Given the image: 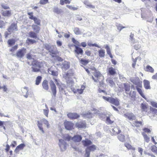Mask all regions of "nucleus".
I'll use <instances>...</instances> for the list:
<instances>
[{
  "label": "nucleus",
  "instance_id": "nucleus-1",
  "mask_svg": "<svg viewBox=\"0 0 157 157\" xmlns=\"http://www.w3.org/2000/svg\"><path fill=\"white\" fill-rule=\"evenodd\" d=\"M27 56V58L29 60L27 62L28 64L29 65H32V68L33 71L34 72L39 71L41 67L39 63L34 60V56L31 53H28Z\"/></svg>",
  "mask_w": 157,
  "mask_h": 157
},
{
  "label": "nucleus",
  "instance_id": "nucleus-10",
  "mask_svg": "<svg viewBox=\"0 0 157 157\" xmlns=\"http://www.w3.org/2000/svg\"><path fill=\"white\" fill-rule=\"evenodd\" d=\"M112 135H115L120 133L121 130L117 127L111 128L110 130Z\"/></svg>",
  "mask_w": 157,
  "mask_h": 157
},
{
  "label": "nucleus",
  "instance_id": "nucleus-2",
  "mask_svg": "<svg viewBox=\"0 0 157 157\" xmlns=\"http://www.w3.org/2000/svg\"><path fill=\"white\" fill-rule=\"evenodd\" d=\"M94 76H92V79L95 82L100 81V80H103L104 77L100 72L96 71L94 74Z\"/></svg>",
  "mask_w": 157,
  "mask_h": 157
},
{
  "label": "nucleus",
  "instance_id": "nucleus-46",
  "mask_svg": "<svg viewBox=\"0 0 157 157\" xmlns=\"http://www.w3.org/2000/svg\"><path fill=\"white\" fill-rule=\"evenodd\" d=\"M41 121L47 125V128H49L50 125L49 124L48 121L44 118H43L41 120Z\"/></svg>",
  "mask_w": 157,
  "mask_h": 157
},
{
  "label": "nucleus",
  "instance_id": "nucleus-41",
  "mask_svg": "<svg viewBox=\"0 0 157 157\" xmlns=\"http://www.w3.org/2000/svg\"><path fill=\"white\" fill-rule=\"evenodd\" d=\"M53 11L54 12L57 14H60L62 12V11L61 9H59L57 7H55L54 8Z\"/></svg>",
  "mask_w": 157,
  "mask_h": 157
},
{
  "label": "nucleus",
  "instance_id": "nucleus-9",
  "mask_svg": "<svg viewBox=\"0 0 157 157\" xmlns=\"http://www.w3.org/2000/svg\"><path fill=\"white\" fill-rule=\"evenodd\" d=\"M75 52L76 53L75 56L78 58V56L79 54L82 55L83 52L82 49L77 46H75Z\"/></svg>",
  "mask_w": 157,
  "mask_h": 157
},
{
  "label": "nucleus",
  "instance_id": "nucleus-29",
  "mask_svg": "<svg viewBox=\"0 0 157 157\" xmlns=\"http://www.w3.org/2000/svg\"><path fill=\"white\" fill-rule=\"evenodd\" d=\"M136 89L138 91V92L139 93V94H140V95L144 98L146 99V98L145 95H144L143 92L140 88H139L138 87H136Z\"/></svg>",
  "mask_w": 157,
  "mask_h": 157
},
{
  "label": "nucleus",
  "instance_id": "nucleus-32",
  "mask_svg": "<svg viewBox=\"0 0 157 157\" xmlns=\"http://www.w3.org/2000/svg\"><path fill=\"white\" fill-rule=\"evenodd\" d=\"M145 70L147 71L150 72L151 73H153L154 71V69L151 66L147 65L146 67Z\"/></svg>",
  "mask_w": 157,
  "mask_h": 157
},
{
  "label": "nucleus",
  "instance_id": "nucleus-40",
  "mask_svg": "<svg viewBox=\"0 0 157 157\" xmlns=\"http://www.w3.org/2000/svg\"><path fill=\"white\" fill-rule=\"evenodd\" d=\"M73 31L74 33L76 35H79L81 34V32L79 29L77 27L75 28L74 29Z\"/></svg>",
  "mask_w": 157,
  "mask_h": 157
},
{
  "label": "nucleus",
  "instance_id": "nucleus-62",
  "mask_svg": "<svg viewBox=\"0 0 157 157\" xmlns=\"http://www.w3.org/2000/svg\"><path fill=\"white\" fill-rule=\"evenodd\" d=\"M103 80H100V81L99 82V86L103 87L104 86V84L103 82Z\"/></svg>",
  "mask_w": 157,
  "mask_h": 157
},
{
  "label": "nucleus",
  "instance_id": "nucleus-49",
  "mask_svg": "<svg viewBox=\"0 0 157 157\" xmlns=\"http://www.w3.org/2000/svg\"><path fill=\"white\" fill-rule=\"evenodd\" d=\"M124 87L125 88V91L127 92H129L130 91V86H128L126 83H124Z\"/></svg>",
  "mask_w": 157,
  "mask_h": 157
},
{
  "label": "nucleus",
  "instance_id": "nucleus-47",
  "mask_svg": "<svg viewBox=\"0 0 157 157\" xmlns=\"http://www.w3.org/2000/svg\"><path fill=\"white\" fill-rule=\"evenodd\" d=\"M33 20L35 24H37L38 25H40V21L39 19H38L35 17Z\"/></svg>",
  "mask_w": 157,
  "mask_h": 157
},
{
  "label": "nucleus",
  "instance_id": "nucleus-48",
  "mask_svg": "<svg viewBox=\"0 0 157 157\" xmlns=\"http://www.w3.org/2000/svg\"><path fill=\"white\" fill-rule=\"evenodd\" d=\"M117 29L119 30V31H120L122 29L126 28L125 27L122 26L120 24H117Z\"/></svg>",
  "mask_w": 157,
  "mask_h": 157
},
{
  "label": "nucleus",
  "instance_id": "nucleus-45",
  "mask_svg": "<svg viewBox=\"0 0 157 157\" xmlns=\"http://www.w3.org/2000/svg\"><path fill=\"white\" fill-rule=\"evenodd\" d=\"M8 44L10 46H12L15 44V40L14 39H12L9 40L8 41Z\"/></svg>",
  "mask_w": 157,
  "mask_h": 157
},
{
  "label": "nucleus",
  "instance_id": "nucleus-26",
  "mask_svg": "<svg viewBox=\"0 0 157 157\" xmlns=\"http://www.w3.org/2000/svg\"><path fill=\"white\" fill-rule=\"evenodd\" d=\"M32 28L33 30L35 31V33H39L40 29V28L39 26L36 25H32Z\"/></svg>",
  "mask_w": 157,
  "mask_h": 157
},
{
  "label": "nucleus",
  "instance_id": "nucleus-7",
  "mask_svg": "<svg viewBox=\"0 0 157 157\" xmlns=\"http://www.w3.org/2000/svg\"><path fill=\"white\" fill-rule=\"evenodd\" d=\"M65 128L68 130H71L73 128L74 124L69 121H66L64 123Z\"/></svg>",
  "mask_w": 157,
  "mask_h": 157
},
{
  "label": "nucleus",
  "instance_id": "nucleus-59",
  "mask_svg": "<svg viewBox=\"0 0 157 157\" xmlns=\"http://www.w3.org/2000/svg\"><path fill=\"white\" fill-rule=\"evenodd\" d=\"M125 146L127 148L129 149H131L132 146L128 143H125L124 144Z\"/></svg>",
  "mask_w": 157,
  "mask_h": 157
},
{
  "label": "nucleus",
  "instance_id": "nucleus-58",
  "mask_svg": "<svg viewBox=\"0 0 157 157\" xmlns=\"http://www.w3.org/2000/svg\"><path fill=\"white\" fill-rule=\"evenodd\" d=\"M28 15H29V18L32 20H33L34 18L35 17H34L33 15V13L32 12H29L28 13Z\"/></svg>",
  "mask_w": 157,
  "mask_h": 157
},
{
  "label": "nucleus",
  "instance_id": "nucleus-54",
  "mask_svg": "<svg viewBox=\"0 0 157 157\" xmlns=\"http://www.w3.org/2000/svg\"><path fill=\"white\" fill-rule=\"evenodd\" d=\"M102 98L104 100H105V101H107L109 102L110 103V100L111 99V98L112 97H107L103 96L102 97Z\"/></svg>",
  "mask_w": 157,
  "mask_h": 157
},
{
  "label": "nucleus",
  "instance_id": "nucleus-8",
  "mask_svg": "<svg viewBox=\"0 0 157 157\" xmlns=\"http://www.w3.org/2000/svg\"><path fill=\"white\" fill-rule=\"evenodd\" d=\"M67 116L71 119H75L79 117V115L75 113H69Z\"/></svg>",
  "mask_w": 157,
  "mask_h": 157
},
{
  "label": "nucleus",
  "instance_id": "nucleus-56",
  "mask_svg": "<svg viewBox=\"0 0 157 157\" xmlns=\"http://www.w3.org/2000/svg\"><path fill=\"white\" fill-rule=\"evenodd\" d=\"M86 152L85 154V157H90V151L88 150V149H86Z\"/></svg>",
  "mask_w": 157,
  "mask_h": 157
},
{
  "label": "nucleus",
  "instance_id": "nucleus-64",
  "mask_svg": "<svg viewBox=\"0 0 157 157\" xmlns=\"http://www.w3.org/2000/svg\"><path fill=\"white\" fill-rule=\"evenodd\" d=\"M143 130L145 132L147 133H150L151 132V130L147 128H145L143 129Z\"/></svg>",
  "mask_w": 157,
  "mask_h": 157
},
{
  "label": "nucleus",
  "instance_id": "nucleus-38",
  "mask_svg": "<svg viewBox=\"0 0 157 157\" xmlns=\"http://www.w3.org/2000/svg\"><path fill=\"white\" fill-rule=\"evenodd\" d=\"M42 79V77L41 76H39L37 77L36 78L35 84L38 85H39Z\"/></svg>",
  "mask_w": 157,
  "mask_h": 157
},
{
  "label": "nucleus",
  "instance_id": "nucleus-42",
  "mask_svg": "<svg viewBox=\"0 0 157 157\" xmlns=\"http://www.w3.org/2000/svg\"><path fill=\"white\" fill-rule=\"evenodd\" d=\"M150 109L151 110V113L153 114L154 116L155 115L157 114V110L156 109L151 107L150 108Z\"/></svg>",
  "mask_w": 157,
  "mask_h": 157
},
{
  "label": "nucleus",
  "instance_id": "nucleus-53",
  "mask_svg": "<svg viewBox=\"0 0 157 157\" xmlns=\"http://www.w3.org/2000/svg\"><path fill=\"white\" fill-rule=\"evenodd\" d=\"M45 46L46 49L48 51L50 49H51V48L53 46L50 44H45Z\"/></svg>",
  "mask_w": 157,
  "mask_h": 157
},
{
  "label": "nucleus",
  "instance_id": "nucleus-31",
  "mask_svg": "<svg viewBox=\"0 0 157 157\" xmlns=\"http://www.w3.org/2000/svg\"><path fill=\"white\" fill-rule=\"evenodd\" d=\"M118 138L119 140L122 142H124L125 141V136L124 135L120 134L118 136Z\"/></svg>",
  "mask_w": 157,
  "mask_h": 157
},
{
  "label": "nucleus",
  "instance_id": "nucleus-25",
  "mask_svg": "<svg viewBox=\"0 0 157 157\" xmlns=\"http://www.w3.org/2000/svg\"><path fill=\"white\" fill-rule=\"evenodd\" d=\"M2 15L4 16L9 17L11 15V10H5L2 11Z\"/></svg>",
  "mask_w": 157,
  "mask_h": 157
},
{
  "label": "nucleus",
  "instance_id": "nucleus-37",
  "mask_svg": "<svg viewBox=\"0 0 157 157\" xmlns=\"http://www.w3.org/2000/svg\"><path fill=\"white\" fill-rule=\"evenodd\" d=\"M36 33L32 31L29 32V36L30 37L36 38L37 37V35Z\"/></svg>",
  "mask_w": 157,
  "mask_h": 157
},
{
  "label": "nucleus",
  "instance_id": "nucleus-51",
  "mask_svg": "<svg viewBox=\"0 0 157 157\" xmlns=\"http://www.w3.org/2000/svg\"><path fill=\"white\" fill-rule=\"evenodd\" d=\"M44 114L47 117H48L49 113L48 109H44L43 110Z\"/></svg>",
  "mask_w": 157,
  "mask_h": 157
},
{
  "label": "nucleus",
  "instance_id": "nucleus-3",
  "mask_svg": "<svg viewBox=\"0 0 157 157\" xmlns=\"http://www.w3.org/2000/svg\"><path fill=\"white\" fill-rule=\"evenodd\" d=\"M58 145L62 151H64L66 149L67 144L64 140L59 139Z\"/></svg>",
  "mask_w": 157,
  "mask_h": 157
},
{
  "label": "nucleus",
  "instance_id": "nucleus-24",
  "mask_svg": "<svg viewBox=\"0 0 157 157\" xmlns=\"http://www.w3.org/2000/svg\"><path fill=\"white\" fill-rule=\"evenodd\" d=\"M147 105L146 103H142L141 105V108L142 111L147 112Z\"/></svg>",
  "mask_w": 157,
  "mask_h": 157
},
{
  "label": "nucleus",
  "instance_id": "nucleus-39",
  "mask_svg": "<svg viewBox=\"0 0 157 157\" xmlns=\"http://www.w3.org/2000/svg\"><path fill=\"white\" fill-rule=\"evenodd\" d=\"M96 147L95 145H92V146L89 147L87 148L86 149H88V150L89 151H93L96 150Z\"/></svg>",
  "mask_w": 157,
  "mask_h": 157
},
{
  "label": "nucleus",
  "instance_id": "nucleus-33",
  "mask_svg": "<svg viewBox=\"0 0 157 157\" xmlns=\"http://www.w3.org/2000/svg\"><path fill=\"white\" fill-rule=\"evenodd\" d=\"M107 82L110 85L111 87H113L115 85V83L113 82V81L111 78H108L106 79Z\"/></svg>",
  "mask_w": 157,
  "mask_h": 157
},
{
  "label": "nucleus",
  "instance_id": "nucleus-61",
  "mask_svg": "<svg viewBox=\"0 0 157 157\" xmlns=\"http://www.w3.org/2000/svg\"><path fill=\"white\" fill-rule=\"evenodd\" d=\"M140 47V46L138 44H136L134 46V48L136 50H138Z\"/></svg>",
  "mask_w": 157,
  "mask_h": 157
},
{
  "label": "nucleus",
  "instance_id": "nucleus-6",
  "mask_svg": "<svg viewBox=\"0 0 157 157\" xmlns=\"http://www.w3.org/2000/svg\"><path fill=\"white\" fill-rule=\"evenodd\" d=\"M50 84L53 95L55 97L56 93V87L55 84L52 80H50Z\"/></svg>",
  "mask_w": 157,
  "mask_h": 157
},
{
  "label": "nucleus",
  "instance_id": "nucleus-50",
  "mask_svg": "<svg viewBox=\"0 0 157 157\" xmlns=\"http://www.w3.org/2000/svg\"><path fill=\"white\" fill-rule=\"evenodd\" d=\"M150 104L153 107H155L157 108V102L153 101H150Z\"/></svg>",
  "mask_w": 157,
  "mask_h": 157
},
{
  "label": "nucleus",
  "instance_id": "nucleus-16",
  "mask_svg": "<svg viewBox=\"0 0 157 157\" xmlns=\"http://www.w3.org/2000/svg\"><path fill=\"white\" fill-rule=\"evenodd\" d=\"M144 86L146 89H151L150 85V82L149 81L144 79L143 81Z\"/></svg>",
  "mask_w": 157,
  "mask_h": 157
},
{
  "label": "nucleus",
  "instance_id": "nucleus-35",
  "mask_svg": "<svg viewBox=\"0 0 157 157\" xmlns=\"http://www.w3.org/2000/svg\"><path fill=\"white\" fill-rule=\"evenodd\" d=\"M80 62L81 64L84 65H86L89 63V61L87 60H86L84 59H81L80 60Z\"/></svg>",
  "mask_w": 157,
  "mask_h": 157
},
{
  "label": "nucleus",
  "instance_id": "nucleus-30",
  "mask_svg": "<svg viewBox=\"0 0 157 157\" xmlns=\"http://www.w3.org/2000/svg\"><path fill=\"white\" fill-rule=\"evenodd\" d=\"M85 87L84 85H82L81 88L77 89L76 90V92H77L80 94H82L83 93V90L85 89Z\"/></svg>",
  "mask_w": 157,
  "mask_h": 157
},
{
  "label": "nucleus",
  "instance_id": "nucleus-17",
  "mask_svg": "<svg viewBox=\"0 0 157 157\" xmlns=\"http://www.w3.org/2000/svg\"><path fill=\"white\" fill-rule=\"evenodd\" d=\"M25 145L24 144H21L18 145L16 147L14 151L16 153H18L20 150L23 149Z\"/></svg>",
  "mask_w": 157,
  "mask_h": 157
},
{
  "label": "nucleus",
  "instance_id": "nucleus-60",
  "mask_svg": "<svg viewBox=\"0 0 157 157\" xmlns=\"http://www.w3.org/2000/svg\"><path fill=\"white\" fill-rule=\"evenodd\" d=\"M71 137L68 135H66L64 137V139L67 141H69L71 139Z\"/></svg>",
  "mask_w": 157,
  "mask_h": 157
},
{
  "label": "nucleus",
  "instance_id": "nucleus-15",
  "mask_svg": "<svg viewBox=\"0 0 157 157\" xmlns=\"http://www.w3.org/2000/svg\"><path fill=\"white\" fill-rule=\"evenodd\" d=\"M72 140L75 142H79L82 139V137L81 135H76L72 138Z\"/></svg>",
  "mask_w": 157,
  "mask_h": 157
},
{
  "label": "nucleus",
  "instance_id": "nucleus-28",
  "mask_svg": "<svg viewBox=\"0 0 157 157\" xmlns=\"http://www.w3.org/2000/svg\"><path fill=\"white\" fill-rule=\"evenodd\" d=\"M142 134L144 137V140L146 142L148 143L150 141V138L147 136L144 132H142Z\"/></svg>",
  "mask_w": 157,
  "mask_h": 157
},
{
  "label": "nucleus",
  "instance_id": "nucleus-13",
  "mask_svg": "<svg viewBox=\"0 0 157 157\" xmlns=\"http://www.w3.org/2000/svg\"><path fill=\"white\" fill-rule=\"evenodd\" d=\"M75 125L78 128H85L86 127L85 122L83 121L77 123Z\"/></svg>",
  "mask_w": 157,
  "mask_h": 157
},
{
  "label": "nucleus",
  "instance_id": "nucleus-4",
  "mask_svg": "<svg viewBox=\"0 0 157 157\" xmlns=\"http://www.w3.org/2000/svg\"><path fill=\"white\" fill-rule=\"evenodd\" d=\"M26 52V49L23 48L17 51L16 56L17 58H21L24 56Z\"/></svg>",
  "mask_w": 157,
  "mask_h": 157
},
{
  "label": "nucleus",
  "instance_id": "nucleus-18",
  "mask_svg": "<svg viewBox=\"0 0 157 157\" xmlns=\"http://www.w3.org/2000/svg\"><path fill=\"white\" fill-rule=\"evenodd\" d=\"M56 48L55 47L53 46L51 49L48 51L49 52H50V55L53 57L54 56V55L57 54V52L56 51Z\"/></svg>",
  "mask_w": 157,
  "mask_h": 157
},
{
  "label": "nucleus",
  "instance_id": "nucleus-52",
  "mask_svg": "<svg viewBox=\"0 0 157 157\" xmlns=\"http://www.w3.org/2000/svg\"><path fill=\"white\" fill-rule=\"evenodd\" d=\"M151 150L153 152L157 153V147L155 145L152 146L151 147Z\"/></svg>",
  "mask_w": 157,
  "mask_h": 157
},
{
  "label": "nucleus",
  "instance_id": "nucleus-57",
  "mask_svg": "<svg viewBox=\"0 0 157 157\" xmlns=\"http://www.w3.org/2000/svg\"><path fill=\"white\" fill-rule=\"evenodd\" d=\"M48 0H40V3L42 5L46 4L48 2Z\"/></svg>",
  "mask_w": 157,
  "mask_h": 157
},
{
  "label": "nucleus",
  "instance_id": "nucleus-14",
  "mask_svg": "<svg viewBox=\"0 0 157 157\" xmlns=\"http://www.w3.org/2000/svg\"><path fill=\"white\" fill-rule=\"evenodd\" d=\"M62 69L63 70L65 71L68 69L70 67V65L66 61L63 62L61 65Z\"/></svg>",
  "mask_w": 157,
  "mask_h": 157
},
{
  "label": "nucleus",
  "instance_id": "nucleus-21",
  "mask_svg": "<svg viewBox=\"0 0 157 157\" xmlns=\"http://www.w3.org/2000/svg\"><path fill=\"white\" fill-rule=\"evenodd\" d=\"M99 56L101 58H104L105 56V51L103 49H101L98 51Z\"/></svg>",
  "mask_w": 157,
  "mask_h": 157
},
{
  "label": "nucleus",
  "instance_id": "nucleus-12",
  "mask_svg": "<svg viewBox=\"0 0 157 157\" xmlns=\"http://www.w3.org/2000/svg\"><path fill=\"white\" fill-rule=\"evenodd\" d=\"M21 91L23 96L26 98H27L29 95L28 93L29 90L28 87H24L22 89Z\"/></svg>",
  "mask_w": 157,
  "mask_h": 157
},
{
  "label": "nucleus",
  "instance_id": "nucleus-36",
  "mask_svg": "<svg viewBox=\"0 0 157 157\" xmlns=\"http://www.w3.org/2000/svg\"><path fill=\"white\" fill-rule=\"evenodd\" d=\"M37 125L40 130L43 133H44V131L42 128V124L39 121H38Z\"/></svg>",
  "mask_w": 157,
  "mask_h": 157
},
{
  "label": "nucleus",
  "instance_id": "nucleus-19",
  "mask_svg": "<svg viewBox=\"0 0 157 157\" xmlns=\"http://www.w3.org/2000/svg\"><path fill=\"white\" fill-rule=\"evenodd\" d=\"M82 115L84 117L87 118H91L93 116V114L89 111L86 112H83L82 113Z\"/></svg>",
  "mask_w": 157,
  "mask_h": 157
},
{
  "label": "nucleus",
  "instance_id": "nucleus-44",
  "mask_svg": "<svg viewBox=\"0 0 157 157\" xmlns=\"http://www.w3.org/2000/svg\"><path fill=\"white\" fill-rule=\"evenodd\" d=\"M36 42V41L35 40L28 38L26 40V42L28 44H33Z\"/></svg>",
  "mask_w": 157,
  "mask_h": 157
},
{
  "label": "nucleus",
  "instance_id": "nucleus-63",
  "mask_svg": "<svg viewBox=\"0 0 157 157\" xmlns=\"http://www.w3.org/2000/svg\"><path fill=\"white\" fill-rule=\"evenodd\" d=\"M142 82H140H140H138V83H137V85H136V87H138L140 88H142Z\"/></svg>",
  "mask_w": 157,
  "mask_h": 157
},
{
  "label": "nucleus",
  "instance_id": "nucleus-27",
  "mask_svg": "<svg viewBox=\"0 0 157 157\" xmlns=\"http://www.w3.org/2000/svg\"><path fill=\"white\" fill-rule=\"evenodd\" d=\"M48 71L49 74H51L53 76H56L58 75L57 72L52 70L51 68L48 69Z\"/></svg>",
  "mask_w": 157,
  "mask_h": 157
},
{
  "label": "nucleus",
  "instance_id": "nucleus-20",
  "mask_svg": "<svg viewBox=\"0 0 157 157\" xmlns=\"http://www.w3.org/2000/svg\"><path fill=\"white\" fill-rule=\"evenodd\" d=\"M17 25L14 24H12L8 29V31L9 33L13 32V31L17 30Z\"/></svg>",
  "mask_w": 157,
  "mask_h": 157
},
{
  "label": "nucleus",
  "instance_id": "nucleus-23",
  "mask_svg": "<svg viewBox=\"0 0 157 157\" xmlns=\"http://www.w3.org/2000/svg\"><path fill=\"white\" fill-rule=\"evenodd\" d=\"M82 142L84 146H87L92 144V142L88 139L83 140Z\"/></svg>",
  "mask_w": 157,
  "mask_h": 157
},
{
  "label": "nucleus",
  "instance_id": "nucleus-11",
  "mask_svg": "<svg viewBox=\"0 0 157 157\" xmlns=\"http://www.w3.org/2000/svg\"><path fill=\"white\" fill-rule=\"evenodd\" d=\"M119 101L117 98H114L112 97L110 103L115 106H118L120 105Z\"/></svg>",
  "mask_w": 157,
  "mask_h": 157
},
{
  "label": "nucleus",
  "instance_id": "nucleus-5",
  "mask_svg": "<svg viewBox=\"0 0 157 157\" xmlns=\"http://www.w3.org/2000/svg\"><path fill=\"white\" fill-rule=\"evenodd\" d=\"M124 116L130 120H135L136 117L134 114L132 113L128 112L124 114Z\"/></svg>",
  "mask_w": 157,
  "mask_h": 157
},
{
  "label": "nucleus",
  "instance_id": "nucleus-55",
  "mask_svg": "<svg viewBox=\"0 0 157 157\" xmlns=\"http://www.w3.org/2000/svg\"><path fill=\"white\" fill-rule=\"evenodd\" d=\"M134 125L136 127H138L142 125V122L141 121H136Z\"/></svg>",
  "mask_w": 157,
  "mask_h": 157
},
{
  "label": "nucleus",
  "instance_id": "nucleus-22",
  "mask_svg": "<svg viewBox=\"0 0 157 157\" xmlns=\"http://www.w3.org/2000/svg\"><path fill=\"white\" fill-rule=\"evenodd\" d=\"M42 87L44 89L46 90H48L49 87L48 85V82L47 80H44L42 83Z\"/></svg>",
  "mask_w": 157,
  "mask_h": 157
},
{
  "label": "nucleus",
  "instance_id": "nucleus-34",
  "mask_svg": "<svg viewBox=\"0 0 157 157\" xmlns=\"http://www.w3.org/2000/svg\"><path fill=\"white\" fill-rule=\"evenodd\" d=\"M108 72L109 74L111 75H114L116 73L115 69L113 67H110L108 69Z\"/></svg>",
  "mask_w": 157,
  "mask_h": 157
},
{
  "label": "nucleus",
  "instance_id": "nucleus-43",
  "mask_svg": "<svg viewBox=\"0 0 157 157\" xmlns=\"http://www.w3.org/2000/svg\"><path fill=\"white\" fill-rule=\"evenodd\" d=\"M105 48L106 49V52L108 55L111 53V50L108 45L106 44L104 45Z\"/></svg>",
  "mask_w": 157,
  "mask_h": 157
}]
</instances>
